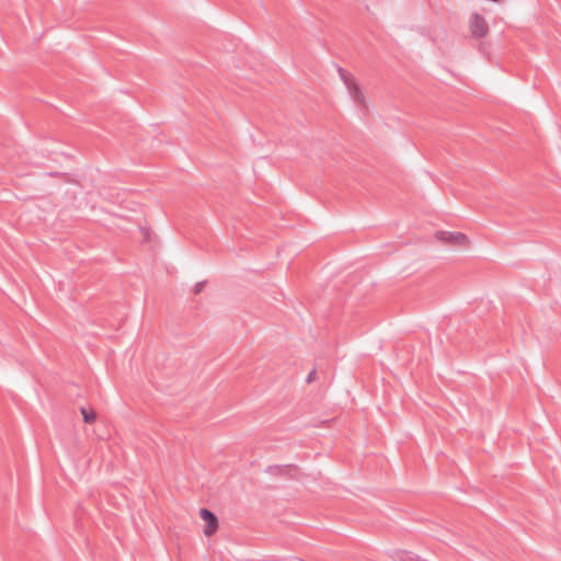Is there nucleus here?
<instances>
[{"label": "nucleus", "mask_w": 561, "mask_h": 561, "mask_svg": "<svg viewBox=\"0 0 561 561\" xmlns=\"http://www.w3.org/2000/svg\"><path fill=\"white\" fill-rule=\"evenodd\" d=\"M337 72L340 75V78L341 80L344 82V84L346 85L347 90H348V93L350 95L352 96V99L357 102V103H363L364 102V95L356 82V79L355 77L347 72L346 70H344L342 67H337Z\"/></svg>", "instance_id": "nucleus-1"}, {"label": "nucleus", "mask_w": 561, "mask_h": 561, "mask_svg": "<svg viewBox=\"0 0 561 561\" xmlns=\"http://www.w3.org/2000/svg\"><path fill=\"white\" fill-rule=\"evenodd\" d=\"M469 27L472 36L476 38L484 37L489 31L485 19L477 12L470 16Z\"/></svg>", "instance_id": "nucleus-2"}, {"label": "nucleus", "mask_w": 561, "mask_h": 561, "mask_svg": "<svg viewBox=\"0 0 561 561\" xmlns=\"http://www.w3.org/2000/svg\"><path fill=\"white\" fill-rule=\"evenodd\" d=\"M436 237L444 243L465 245L468 242V237L462 232L438 231Z\"/></svg>", "instance_id": "nucleus-3"}, {"label": "nucleus", "mask_w": 561, "mask_h": 561, "mask_svg": "<svg viewBox=\"0 0 561 561\" xmlns=\"http://www.w3.org/2000/svg\"><path fill=\"white\" fill-rule=\"evenodd\" d=\"M199 515L204 522H206V527L204 528V535L206 537L211 536L218 529V518L217 516L209 511L208 508H201Z\"/></svg>", "instance_id": "nucleus-4"}, {"label": "nucleus", "mask_w": 561, "mask_h": 561, "mask_svg": "<svg viewBox=\"0 0 561 561\" xmlns=\"http://www.w3.org/2000/svg\"><path fill=\"white\" fill-rule=\"evenodd\" d=\"M81 414L83 416L84 423L91 424L95 421L96 414L93 410H87L85 408H81Z\"/></svg>", "instance_id": "nucleus-5"}, {"label": "nucleus", "mask_w": 561, "mask_h": 561, "mask_svg": "<svg viewBox=\"0 0 561 561\" xmlns=\"http://www.w3.org/2000/svg\"><path fill=\"white\" fill-rule=\"evenodd\" d=\"M288 471V466H268L266 472L272 474H285Z\"/></svg>", "instance_id": "nucleus-6"}, {"label": "nucleus", "mask_w": 561, "mask_h": 561, "mask_svg": "<svg viewBox=\"0 0 561 561\" xmlns=\"http://www.w3.org/2000/svg\"><path fill=\"white\" fill-rule=\"evenodd\" d=\"M204 286H205V282L196 283L194 286V294L195 295L199 294L203 290Z\"/></svg>", "instance_id": "nucleus-7"}, {"label": "nucleus", "mask_w": 561, "mask_h": 561, "mask_svg": "<svg viewBox=\"0 0 561 561\" xmlns=\"http://www.w3.org/2000/svg\"><path fill=\"white\" fill-rule=\"evenodd\" d=\"M317 377V370L316 369H312L308 375H307V378H306V381L308 383L312 382Z\"/></svg>", "instance_id": "nucleus-8"}]
</instances>
